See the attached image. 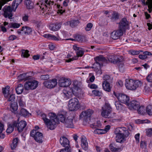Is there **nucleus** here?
<instances>
[{"label": "nucleus", "instance_id": "obj_25", "mask_svg": "<svg viewBox=\"0 0 152 152\" xmlns=\"http://www.w3.org/2000/svg\"><path fill=\"white\" fill-rule=\"evenodd\" d=\"M25 4L28 9H32L34 7V3L30 0H26Z\"/></svg>", "mask_w": 152, "mask_h": 152}, {"label": "nucleus", "instance_id": "obj_40", "mask_svg": "<svg viewBox=\"0 0 152 152\" xmlns=\"http://www.w3.org/2000/svg\"><path fill=\"white\" fill-rule=\"evenodd\" d=\"M18 103L20 107H23L25 105V102L22 97H19L18 98Z\"/></svg>", "mask_w": 152, "mask_h": 152}, {"label": "nucleus", "instance_id": "obj_46", "mask_svg": "<svg viewBox=\"0 0 152 152\" xmlns=\"http://www.w3.org/2000/svg\"><path fill=\"white\" fill-rule=\"evenodd\" d=\"M58 117L60 121L64 123L65 120L66 119L65 116L63 114H60L58 115Z\"/></svg>", "mask_w": 152, "mask_h": 152}, {"label": "nucleus", "instance_id": "obj_54", "mask_svg": "<svg viewBox=\"0 0 152 152\" xmlns=\"http://www.w3.org/2000/svg\"><path fill=\"white\" fill-rule=\"evenodd\" d=\"M54 40H60L61 39L59 37H56L55 36L50 34V39Z\"/></svg>", "mask_w": 152, "mask_h": 152}, {"label": "nucleus", "instance_id": "obj_28", "mask_svg": "<svg viewBox=\"0 0 152 152\" xmlns=\"http://www.w3.org/2000/svg\"><path fill=\"white\" fill-rule=\"evenodd\" d=\"M94 60L96 62H99L102 64V62H104L105 60V58L102 55H100L94 58Z\"/></svg>", "mask_w": 152, "mask_h": 152}, {"label": "nucleus", "instance_id": "obj_18", "mask_svg": "<svg viewBox=\"0 0 152 152\" xmlns=\"http://www.w3.org/2000/svg\"><path fill=\"white\" fill-rule=\"evenodd\" d=\"M16 121L17 122V126H15L17 127L18 130L19 132H22L26 126L27 124L26 122L24 121H21L18 123L17 121Z\"/></svg>", "mask_w": 152, "mask_h": 152}, {"label": "nucleus", "instance_id": "obj_3", "mask_svg": "<svg viewBox=\"0 0 152 152\" xmlns=\"http://www.w3.org/2000/svg\"><path fill=\"white\" fill-rule=\"evenodd\" d=\"M70 89V91L66 90H63V95L66 99L71 98L73 94L77 95L78 93V91L80 90V88L78 86L77 82L76 81L73 83Z\"/></svg>", "mask_w": 152, "mask_h": 152}, {"label": "nucleus", "instance_id": "obj_7", "mask_svg": "<svg viewBox=\"0 0 152 152\" xmlns=\"http://www.w3.org/2000/svg\"><path fill=\"white\" fill-rule=\"evenodd\" d=\"M113 94L120 102L127 105L129 100V98L128 96L124 94L115 91L113 92Z\"/></svg>", "mask_w": 152, "mask_h": 152}, {"label": "nucleus", "instance_id": "obj_47", "mask_svg": "<svg viewBox=\"0 0 152 152\" xmlns=\"http://www.w3.org/2000/svg\"><path fill=\"white\" fill-rule=\"evenodd\" d=\"M138 108V109L137 110L139 113L143 114L145 113V109L143 106H140Z\"/></svg>", "mask_w": 152, "mask_h": 152}, {"label": "nucleus", "instance_id": "obj_21", "mask_svg": "<svg viewBox=\"0 0 152 152\" xmlns=\"http://www.w3.org/2000/svg\"><path fill=\"white\" fill-rule=\"evenodd\" d=\"M81 145L82 148L84 150H86L88 149V145L86 138L85 137H83L81 139Z\"/></svg>", "mask_w": 152, "mask_h": 152}, {"label": "nucleus", "instance_id": "obj_32", "mask_svg": "<svg viewBox=\"0 0 152 152\" xmlns=\"http://www.w3.org/2000/svg\"><path fill=\"white\" fill-rule=\"evenodd\" d=\"M79 23L78 20H72L68 21L66 22L67 25L72 27H73L77 25Z\"/></svg>", "mask_w": 152, "mask_h": 152}, {"label": "nucleus", "instance_id": "obj_53", "mask_svg": "<svg viewBox=\"0 0 152 152\" xmlns=\"http://www.w3.org/2000/svg\"><path fill=\"white\" fill-rule=\"evenodd\" d=\"M18 6V5L16 4V2H15L14 1L12 2V6L11 7L13 11H15Z\"/></svg>", "mask_w": 152, "mask_h": 152}, {"label": "nucleus", "instance_id": "obj_43", "mask_svg": "<svg viewBox=\"0 0 152 152\" xmlns=\"http://www.w3.org/2000/svg\"><path fill=\"white\" fill-rule=\"evenodd\" d=\"M94 133L99 134L106 133V131H104L103 129H97L94 131Z\"/></svg>", "mask_w": 152, "mask_h": 152}, {"label": "nucleus", "instance_id": "obj_29", "mask_svg": "<svg viewBox=\"0 0 152 152\" xmlns=\"http://www.w3.org/2000/svg\"><path fill=\"white\" fill-rule=\"evenodd\" d=\"M28 73L23 74L19 75L18 77V79L20 80H26L29 79V77L28 76Z\"/></svg>", "mask_w": 152, "mask_h": 152}, {"label": "nucleus", "instance_id": "obj_38", "mask_svg": "<svg viewBox=\"0 0 152 152\" xmlns=\"http://www.w3.org/2000/svg\"><path fill=\"white\" fill-rule=\"evenodd\" d=\"M119 18V15L118 14L115 12L112 14L111 19L112 21H114L118 19Z\"/></svg>", "mask_w": 152, "mask_h": 152}, {"label": "nucleus", "instance_id": "obj_15", "mask_svg": "<svg viewBox=\"0 0 152 152\" xmlns=\"http://www.w3.org/2000/svg\"><path fill=\"white\" fill-rule=\"evenodd\" d=\"M124 33L118 28L117 30L114 31L111 34V38L114 39H117L122 36Z\"/></svg>", "mask_w": 152, "mask_h": 152}, {"label": "nucleus", "instance_id": "obj_64", "mask_svg": "<svg viewBox=\"0 0 152 152\" xmlns=\"http://www.w3.org/2000/svg\"><path fill=\"white\" fill-rule=\"evenodd\" d=\"M116 85L118 87H120L123 86L124 83L121 80H119L116 83Z\"/></svg>", "mask_w": 152, "mask_h": 152}, {"label": "nucleus", "instance_id": "obj_5", "mask_svg": "<svg viewBox=\"0 0 152 152\" xmlns=\"http://www.w3.org/2000/svg\"><path fill=\"white\" fill-rule=\"evenodd\" d=\"M125 86L127 89L134 90L137 88L140 87L142 85L141 82L138 80H134L132 79H126L125 83Z\"/></svg>", "mask_w": 152, "mask_h": 152}, {"label": "nucleus", "instance_id": "obj_58", "mask_svg": "<svg viewBox=\"0 0 152 152\" xmlns=\"http://www.w3.org/2000/svg\"><path fill=\"white\" fill-rule=\"evenodd\" d=\"M40 78L42 80H47L50 78L49 76L48 75H41L40 77Z\"/></svg>", "mask_w": 152, "mask_h": 152}, {"label": "nucleus", "instance_id": "obj_20", "mask_svg": "<svg viewBox=\"0 0 152 152\" xmlns=\"http://www.w3.org/2000/svg\"><path fill=\"white\" fill-rule=\"evenodd\" d=\"M61 27V25L58 23L50 24L49 26L51 30L56 31L58 30Z\"/></svg>", "mask_w": 152, "mask_h": 152}, {"label": "nucleus", "instance_id": "obj_55", "mask_svg": "<svg viewBox=\"0 0 152 152\" xmlns=\"http://www.w3.org/2000/svg\"><path fill=\"white\" fill-rule=\"evenodd\" d=\"M146 134L147 136L149 137L152 135V128L146 129Z\"/></svg>", "mask_w": 152, "mask_h": 152}, {"label": "nucleus", "instance_id": "obj_14", "mask_svg": "<svg viewBox=\"0 0 152 152\" xmlns=\"http://www.w3.org/2000/svg\"><path fill=\"white\" fill-rule=\"evenodd\" d=\"M128 23L125 18H122L119 24L118 28L125 32V31L128 28Z\"/></svg>", "mask_w": 152, "mask_h": 152}, {"label": "nucleus", "instance_id": "obj_39", "mask_svg": "<svg viewBox=\"0 0 152 152\" xmlns=\"http://www.w3.org/2000/svg\"><path fill=\"white\" fill-rule=\"evenodd\" d=\"M21 56L24 58L28 57L30 55L28 53L29 51L28 50H22L21 51Z\"/></svg>", "mask_w": 152, "mask_h": 152}, {"label": "nucleus", "instance_id": "obj_49", "mask_svg": "<svg viewBox=\"0 0 152 152\" xmlns=\"http://www.w3.org/2000/svg\"><path fill=\"white\" fill-rule=\"evenodd\" d=\"M115 105L117 109L118 110H121L122 109V105L119 102H116L115 103Z\"/></svg>", "mask_w": 152, "mask_h": 152}, {"label": "nucleus", "instance_id": "obj_22", "mask_svg": "<svg viewBox=\"0 0 152 152\" xmlns=\"http://www.w3.org/2000/svg\"><path fill=\"white\" fill-rule=\"evenodd\" d=\"M60 142L61 144L64 147H68L69 145V141L68 139L65 137L60 138Z\"/></svg>", "mask_w": 152, "mask_h": 152}, {"label": "nucleus", "instance_id": "obj_33", "mask_svg": "<svg viewBox=\"0 0 152 152\" xmlns=\"http://www.w3.org/2000/svg\"><path fill=\"white\" fill-rule=\"evenodd\" d=\"M9 89L10 87L8 86H7L4 88H3L2 89L3 92L5 97H8L9 95L10 94V93H9Z\"/></svg>", "mask_w": 152, "mask_h": 152}, {"label": "nucleus", "instance_id": "obj_24", "mask_svg": "<svg viewBox=\"0 0 152 152\" xmlns=\"http://www.w3.org/2000/svg\"><path fill=\"white\" fill-rule=\"evenodd\" d=\"M21 31H23L24 33L26 35L30 34L32 32V28L28 26H25L22 27Z\"/></svg>", "mask_w": 152, "mask_h": 152}, {"label": "nucleus", "instance_id": "obj_23", "mask_svg": "<svg viewBox=\"0 0 152 152\" xmlns=\"http://www.w3.org/2000/svg\"><path fill=\"white\" fill-rule=\"evenodd\" d=\"M102 87L104 90L110 92L111 91V87L110 83L108 82L104 81L102 83Z\"/></svg>", "mask_w": 152, "mask_h": 152}, {"label": "nucleus", "instance_id": "obj_30", "mask_svg": "<svg viewBox=\"0 0 152 152\" xmlns=\"http://www.w3.org/2000/svg\"><path fill=\"white\" fill-rule=\"evenodd\" d=\"M84 53V50L82 48H81L80 49L77 51L76 52L77 56H74L75 57V60H77L78 59V58L79 57L82 56H83Z\"/></svg>", "mask_w": 152, "mask_h": 152}, {"label": "nucleus", "instance_id": "obj_2", "mask_svg": "<svg viewBox=\"0 0 152 152\" xmlns=\"http://www.w3.org/2000/svg\"><path fill=\"white\" fill-rule=\"evenodd\" d=\"M116 135V140L118 142H122L126 140V138L129 135V133L128 129L125 127L117 128L114 131Z\"/></svg>", "mask_w": 152, "mask_h": 152}, {"label": "nucleus", "instance_id": "obj_13", "mask_svg": "<svg viewBox=\"0 0 152 152\" xmlns=\"http://www.w3.org/2000/svg\"><path fill=\"white\" fill-rule=\"evenodd\" d=\"M57 80L56 79H53L52 80H48L43 83L45 86L49 88H54L57 85Z\"/></svg>", "mask_w": 152, "mask_h": 152}, {"label": "nucleus", "instance_id": "obj_10", "mask_svg": "<svg viewBox=\"0 0 152 152\" xmlns=\"http://www.w3.org/2000/svg\"><path fill=\"white\" fill-rule=\"evenodd\" d=\"M30 135L33 137L34 139L38 143H41L42 142V134L39 132H36L34 129L33 130L30 132Z\"/></svg>", "mask_w": 152, "mask_h": 152}, {"label": "nucleus", "instance_id": "obj_27", "mask_svg": "<svg viewBox=\"0 0 152 152\" xmlns=\"http://www.w3.org/2000/svg\"><path fill=\"white\" fill-rule=\"evenodd\" d=\"M101 65L100 63L96 62L93 64L91 68L93 69L96 72H97L100 70Z\"/></svg>", "mask_w": 152, "mask_h": 152}, {"label": "nucleus", "instance_id": "obj_8", "mask_svg": "<svg viewBox=\"0 0 152 152\" xmlns=\"http://www.w3.org/2000/svg\"><path fill=\"white\" fill-rule=\"evenodd\" d=\"M54 3V1L48 0H40L37 3V5L39 7L40 9L43 10L53 5Z\"/></svg>", "mask_w": 152, "mask_h": 152}, {"label": "nucleus", "instance_id": "obj_9", "mask_svg": "<svg viewBox=\"0 0 152 152\" xmlns=\"http://www.w3.org/2000/svg\"><path fill=\"white\" fill-rule=\"evenodd\" d=\"M37 81L34 80H29L27 81L24 84V88L26 90H34L38 86Z\"/></svg>", "mask_w": 152, "mask_h": 152}, {"label": "nucleus", "instance_id": "obj_6", "mask_svg": "<svg viewBox=\"0 0 152 152\" xmlns=\"http://www.w3.org/2000/svg\"><path fill=\"white\" fill-rule=\"evenodd\" d=\"M68 106L69 110L74 111L78 110L80 105L78 99L76 98H74L69 100Z\"/></svg>", "mask_w": 152, "mask_h": 152}, {"label": "nucleus", "instance_id": "obj_12", "mask_svg": "<svg viewBox=\"0 0 152 152\" xmlns=\"http://www.w3.org/2000/svg\"><path fill=\"white\" fill-rule=\"evenodd\" d=\"M3 10L4 12V15L5 18H8L10 19L12 18L13 11L10 6H5L4 7Z\"/></svg>", "mask_w": 152, "mask_h": 152}, {"label": "nucleus", "instance_id": "obj_36", "mask_svg": "<svg viewBox=\"0 0 152 152\" xmlns=\"http://www.w3.org/2000/svg\"><path fill=\"white\" fill-rule=\"evenodd\" d=\"M115 58V64L121 63L124 61V58L122 56H116Z\"/></svg>", "mask_w": 152, "mask_h": 152}, {"label": "nucleus", "instance_id": "obj_35", "mask_svg": "<svg viewBox=\"0 0 152 152\" xmlns=\"http://www.w3.org/2000/svg\"><path fill=\"white\" fill-rule=\"evenodd\" d=\"M23 86L21 84H19L18 87L16 88V93L18 94H21L23 91Z\"/></svg>", "mask_w": 152, "mask_h": 152}, {"label": "nucleus", "instance_id": "obj_45", "mask_svg": "<svg viewBox=\"0 0 152 152\" xmlns=\"http://www.w3.org/2000/svg\"><path fill=\"white\" fill-rule=\"evenodd\" d=\"M151 92V89L150 87L146 86H145L143 91V93L145 94H147Z\"/></svg>", "mask_w": 152, "mask_h": 152}, {"label": "nucleus", "instance_id": "obj_60", "mask_svg": "<svg viewBox=\"0 0 152 152\" xmlns=\"http://www.w3.org/2000/svg\"><path fill=\"white\" fill-rule=\"evenodd\" d=\"M146 79L148 82H152V72L147 77Z\"/></svg>", "mask_w": 152, "mask_h": 152}, {"label": "nucleus", "instance_id": "obj_61", "mask_svg": "<svg viewBox=\"0 0 152 152\" xmlns=\"http://www.w3.org/2000/svg\"><path fill=\"white\" fill-rule=\"evenodd\" d=\"M15 99V95L12 94L10 95V96L9 98H8V101H11V102H13L14 101V99Z\"/></svg>", "mask_w": 152, "mask_h": 152}, {"label": "nucleus", "instance_id": "obj_31", "mask_svg": "<svg viewBox=\"0 0 152 152\" xmlns=\"http://www.w3.org/2000/svg\"><path fill=\"white\" fill-rule=\"evenodd\" d=\"M18 106L17 102H14L11 104V111L14 113H15L18 109Z\"/></svg>", "mask_w": 152, "mask_h": 152}, {"label": "nucleus", "instance_id": "obj_63", "mask_svg": "<svg viewBox=\"0 0 152 152\" xmlns=\"http://www.w3.org/2000/svg\"><path fill=\"white\" fill-rule=\"evenodd\" d=\"M60 152H71V150L70 149L68 148H65L62 149Z\"/></svg>", "mask_w": 152, "mask_h": 152}, {"label": "nucleus", "instance_id": "obj_34", "mask_svg": "<svg viewBox=\"0 0 152 152\" xmlns=\"http://www.w3.org/2000/svg\"><path fill=\"white\" fill-rule=\"evenodd\" d=\"M20 114L25 117L28 116L31 114L29 113L26 110L22 108L21 109Z\"/></svg>", "mask_w": 152, "mask_h": 152}, {"label": "nucleus", "instance_id": "obj_50", "mask_svg": "<svg viewBox=\"0 0 152 152\" xmlns=\"http://www.w3.org/2000/svg\"><path fill=\"white\" fill-rule=\"evenodd\" d=\"M93 93L96 96H102L103 94L101 91L94 90L92 91Z\"/></svg>", "mask_w": 152, "mask_h": 152}, {"label": "nucleus", "instance_id": "obj_52", "mask_svg": "<svg viewBox=\"0 0 152 152\" xmlns=\"http://www.w3.org/2000/svg\"><path fill=\"white\" fill-rule=\"evenodd\" d=\"M142 51H137L134 50H131L130 51V53L132 55H137L140 53V52H142Z\"/></svg>", "mask_w": 152, "mask_h": 152}, {"label": "nucleus", "instance_id": "obj_19", "mask_svg": "<svg viewBox=\"0 0 152 152\" xmlns=\"http://www.w3.org/2000/svg\"><path fill=\"white\" fill-rule=\"evenodd\" d=\"M93 113V111L90 109H89L82 112L80 114V116L82 117H84L85 118H89Z\"/></svg>", "mask_w": 152, "mask_h": 152}, {"label": "nucleus", "instance_id": "obj_44", "mask_svg": "<svg viewBox=\"0 0 152 152\" xmlns=\"http://www.w3.org/2000/svg\"><path fill=\"white\" fill-rule=\"evenodd\" d=\"M146 111L148 115H152V106L151 105L148 106L146 108Z\"/></svg>", "mask_w": 152, "mask_h": 152}, {"label": "nucleus", "instance_id": "obj_42", "mask_svg": "<svg viewBox=\"0 0 152 152\" xmlns=\"http://www.w3.org/2000/svg\"><path fill=\"white\" fill-rule=\"evenodd\" d=\"M101 125V123L99 121H97L96 123H94V124H91L90 125V126L92 128H96L97 127H99Z\"/></svg>", "mask_w": 152, "mask_h": 152}, {"label": "nucleus", "instance_id": "obj_1", "mask_svg": "<svg viewBox=\"0 0 152 152\" xmlns=\"http://www.w3.org/2000/svg\"><path fill=\"white\" fill-rule=\"evenodd\" d=\"M48 116L50 119L47 118L46 115L44 113H42L40 115L41 117L47 127L51 130H53L56 127V124H58V121L55 113H49L48 114Z\"/></svg>", "mask_w": 152, "mask_h": 152}, {"label": "nucleus", "instance_id": "obj_26", "mask_svg": "<svg viewBox=\"0 0 152 152\" xmlns=\"http://www.w3.org/2000/svg\"><path fill=\"white\" fill-rule=\"evenodd\" d=\"M17 126V122L16 121H14L12 124L9 126L8 128L6 130L7 132L8 133H11L14 130V127Z\"/></svg>", "mask_w": 152, "mask_h": 152}, {"label": "nucleus", "instance_id": "obj_51", "mask_svg": "<svg viewBox=\"0 0 152 152\" xmlns=\"http://www.w3.org/2000/svg\"><path fill=\"white\" fill-rule=\"evenodd\" d=\"M116 56H110L108 58L109 61L111 63H113L114 64H115V57Z\"/></svg>", "mask_w": 152, "mask_h": 152}, {"label": "nucleus", "instance_id": "obj_48", "mask_svg": "<svg viewBox=\"0 0 152 152\" xmlns=\"http://www.w3.org/2000/svg\"><path fill=\"white\" fill-rule=\"evenodd\" d=\"M118 66L119 69L121 72H124L125 69V67L123 62L119 63L118 65Z\"/></svg>", "mask_w": 152, "mask_h": 152}, {"label": "nucleus", "instance_id": "obj_56", "mask_svg": "<svg viewBox=\"0 0 152 152\" xmlns=\"http://www.w3.org/2000/svg\"><path fill=\"white\" fill-rule=\"evenodd\" d=\"M103 78L104 80V81H106V82H109L110 81V76L107 75H104Z\"/></svg>", "mask_w": 152, "mask_h": 152}, {"label": "nucleus", "instance_id": "obj_17", "mask_svg": "<svg viewBox=\"0 0 152 152\" xmlns=\"http://www.w3.org/2000/svg\"><path fill=\"white\" fill-rule=\"evenodd\" d=\"M64 123L66 127L68 128H73V124L72 117L71 116L68 117L65 120Z\"/></svg>", "mask_w": 152, "mask_h": 152}, {"label": "nucleus", "instance_id": "obj_59", "mask_svg": "<svg viewBox=\"0 0 152 152\" xmlns=\"http://www.w3.org/2000/svg\"><path fill=\"white\" fill-rule=\"evenodd\" d=\"M57 7L58 9V11L60 13L62 14L65 12V10L64 9H63V7H61L60 5H57Z\"/></svg>", "mask_w": 152, "mask_h": 152}, {"label": "nucleus", "instance_id": "obj_41", "mask_svg": "<svg viewBox=\"0 0 152 152\" xmlns=\"http://www.w3.org/2000/svg\"><path fill=\"white\" fill-rule=\"evenodd\" d=\"M110 150L112 151L115 152L118 151L120 149L119 148H116L115 145L114 144H111L109 146Z\"/></svg>", "mask_w": 152, "mask_h": 152}, {"label": "nucleus", "instance_id": "obj_57", "mask_svg": "<svg viewBox=\"0 0 152 152\" xmlns=\"http://www.w3.org/2000/svg\"><path fill=\"white\" fill-rule=\"evenodd\" d=\"M93 24L91 23H88L86 26V31H89L91 29V28L92 27Z\"/></svg>", "mask_w": 152, "mask_h": 152}, {"label": "nucleus", "instance_id": "obj_11", "mask_svg": "<svg viewBox=\"0 0 152 152\" xmlns=\"http://www.w3.org/2000/svg\"><path fill=\"white\" fill-rule=\"evenodd\" d=\"M71 84V81L70 79L65 77L60 78L58 83L59 86L61 87H67Z\"/></svg>", "mask_w": 152, "mask_h": 152}, {"label": "nucleus", "instance_id": "obj_37", "mask_svg": "<svg viewBox=\"0 0 152 152\" xmlns=\"http://www.w3.org/2000/svg\"><path fill=\"white\" fill-rule=\"evenodd\" d=\"M20 26L19 23H11L8 25V27L10 28H19Z\"/></svg>", "mask_w": 152, "mask_h": 152}, {"label": "nucleus", "instance_id": "obj_16", "mask_svg": "<svg viewBox=\"0 0 152 152\" xmlns=\"http://www.w3.org/2000/svg\"><path fill=\"white\" fill-rule=\"evenodd\" d=\"M126 106L130 110H136L138 109L140 106V103L136 101L133 100L129 102Z\"/></svg>", "mask_w": 152, "mask_h": 152}, {"label": "nucleus", "instance_id": "obj_62", "mask_svg": "<svg viewBox=\"0 0 152 152\" xmlns=\"http://www.w3.org/2000/svg\"><path fill=\"white\" fill-rule=\"evenodd\" d=\"M89 76H91L89 78L90 81L91 82H94L95 79L94 76V75H93L92 73H90L89 74Z\"/></svg>", "mask_w": 152, "mask_h": 152}, {"label": "nucleus", "instance_id": "obj_4", "mask_svg": "<svg viewBox=\"0 0 152 152\" xmlns=\"http://www.w3.org/2000/svg\"><path fill=\"white\" fill-rule=\"evenodd\" d=\"M112 108L108 103H106L102 107V115L105 118H114L116 113L112 112Z\"/></svg>", "mask_w": 152, "mask_h": 152}]
</instances>
